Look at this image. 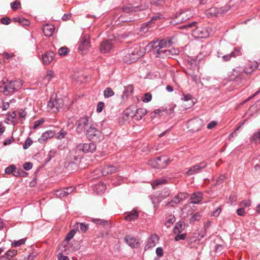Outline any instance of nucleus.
I'll return each instance as SVG.
<instances>
[{"label":"nucleus","instance_id":"nucleus-36","mask_svg":"<svg viewBox=\"0 0 260 260\" xmlns=\"http://www.w3.org/2000/svg\"><path fill=\"white\" fill-rule=\"evenodd\" d=\"M54 74L52 71H48L46 75L44 78V80L47 83H49L54 77Z\"/></svg>","mask_w":260,"mask_h":260},{"label":"nucleus","instance_id":"nucleus-3","mask_svg":"<svg viewBox=\"0 0 260 260\" xmlns=\"http://www.w3.org/2000/svg\"><path fill=\"white\" fill-rule=\"evenodd\" d=\"M174 37L172 38H169L167 40H161L160 41H156L151 43V47H152L154 54H156V56L158 57H164L168 54V52L170 51L165 49L168 46H170L171 44L172 43V40Z\"/></svg>","mask_w":260,"mask_h":260},{"label":"nucleus","instance_id":"nucleus-30","mask_svg":"<svg viewBox=\"0 0 260 260\" xmlns=\"http://www.w3.org/2000/svg\"><path fill=\"white\" fill-rule=\"evenodd\" d=\"M17 253V251L15 249L8 250L7 253L0 257L1 260H4L5 258H9L15 256Z\"/></svg>","mask_w":260,"mask_h":260},{"label":"nucleus","instance_id":"nucleus-23","mask_svg":"<svg viewBox=\"0 0 260 260\" xmlns=\"http://www.w3.org/2000/svg\"><path fill=\"white\" fill-rule=\"evenodd\" d=\"M55 135V132L53 131H47L42 134V136L39 138L38 141L40 143H44L48 139L52 138Z\"/></svg>","mask_w":260,"mask_h":260},{"label":"nucleus","instance_id":"nucleus-39","mask_svg":"<svg viewBox=\"0 0 260 260\" xmlns=\"http://www.w3.org/2000/svg\"><path fill=\"white\" fill-rule=\"evenodd\" d=\"M114 91L110 87L106 88L104 91V95L105 98H106L111 97V96H113L114 95Z\"/></svg>","mask_w":260,"mask_h":260},{"label":"nucleus","instance_id":"nucleus-61","mask_svg":"<svg viewBox=\"0 0 260 260\" xmlns=\"http://www.w3.org/2000/svg\"><path fill=\"white\" fill-rule=\"evenodd\" d=\"M58 260H69L67 256L63 255L61 253H59L57 255Z\"/></svg>","mask_w":260,"mask_h":260},{"label":"nucleus","instance_id":"nucleus-38","mask_svg":"<svg viewBox=\"0 0 260 260\" xmlns=\"http://www.w3.org/2000/svg\"><path fill=\"white\" fill-rule=\"evenodd\" d=\"M133 92V87L132 86H128L124 90L122 98H124V96L127 97L129 96L132 92Z\"/></svg>","mask_w":260,"mask_h":260},{"label":"nucleus","instance_id":"nucleus-14","mask_svg":"<svg viewBox=\"0 0 260 260\" xmlns=\"http://www.w3.org/2000/svg\"><path fill=\"white\" fill-rule=\"evenodd\" d=\"M148 7V6L146 5L144 6L133 7L131 5L128 4L125 6H123L122 8V9L125 13H130L132 12L144 10L147 9Z\"/></svg>","mask_w":260,"mask_h":260},{"label":"nucleus","instance_id":"nucleus-28","mask_svg":"<svg viewBox=\"0 0 260 260\" xmlns=\"http://www.w3.org/2000/svg\"><path fill=\"white\" fill-rule=\"evenodd\" d=\"M74 228L76 231H81L82 233H85L88 229V225L84 223H76L74 225Z\"/></svg>","mask_w":260,"mask_h":260},{"label":"nucleus","instance_id":"nucleus-12","mask_svg":"<svg viewBox=\"0 0 260 260\" xmlns=\"http://www.w3.org/2000/svg\"><path fill=\"white\" fill-rule=\"evenodd\" d=\"M90 46L89 36L88 35L83 36L79 41V50L81 51L82 53H84L88 50Z\"/></svg>","mask_w":260,"mask_h":260},{"label":"nucleus","instance_id":"nucleus-10","mask_svg":"<svg viewBox=\"0 0 260 260\" xmlns=\"http://www.w3.org/2000/svg\"><path fill=\"white\" fill-rule=\"evenodd\" d=\"M131 54H132V61H136L139 58L143 56L145 53V49L143 47H141L138 45H136L132 47L129 50Z\"/></svg>","mask_w":260,"mask_h":260},{"label":"nucleus","instance_id":"nucleus-48","mask_svg":"<svg viewBox=\"0 0 260 260\" xmlns=\"http://www.w3.org/2000/svg\"><path fill=\"white\" fill-rule=\"evenodd\" d=\"M32 144V141L30 139V138H27L25 141L24 144L23 145V148L24 149H27L30 145Z\"/></svg>","mask_w":260,"mask_h":260},{"label":"nucleus","instance_id":"nucleus-9","mask_svg":"<svg viewBox=\"0 0 260 260\" xmlns=\"http://www.w3.org/2000/svg\"><path fill=\"white\" fill-rule=\"evenodd\" d=\"M89 119L87 116H84L80 117L76 122V131L78 133L80 134L83 131L86 130L89 124Z\"/></svg>","mask_w":260,"mask_h":260},{"label":"nucleus","instance_id":"nucleus-57","mask_svg":"<svg viewBox=\"0 0 260 260\" xmlns=\"http://www.w3.org/2000/svg\"><path fill=\"white\" fill-rule=\"evenodd\" d=\"M156 254L159 257H161L163 255L164 251L162 248L161 247H159L156 248Z\"/></svg>","mask_w":260,"mask_h":260},{"label":"nucleus","instance_id":"nucleus-11","mask_svg":"<svg viewBox=\"0 0 260 260\" xmlns=\"http://www.w3.org/2000/svg\"><path fill=\"white\" fill-rule=\"evenodd\" d=\"M203 125V121L202 119L195 118L189 121L188 128L189 131L196 132L200 130Z\"/></svg>","mask_w":260,"mask_h":260},{"label":"nucleus","instance_id":"nucleus-55","mask_svg":"<svg viewBox=\"0 0 260 260\" xmlns=\"http://www.w3.org/2000/svg\"><path fill=\"white\" fill-rule=\"evenodd\" d=\"M93 221L95 223L99 224L105 225V224H108V221L107 220H103V219H94L93 220Z\"/></svg>","mask_w":260,"mask_h":260},{"label":"nucleus","instance_id":"nucleus-41","mask_svg":"<svg viewBox=\"0 0 260 260\" xmlns=\"http://www.w3.org/2000/svg\"><path fill=\"white\" fill-rule=\"evenodd\" d=\"M150 24V22H147L146 23L143 24L140 27V31L143 34L147 33L149 29V25Z\"/></svg>","mask_w":260,"mask_h":260},{"label":"nucleus","instance_id":"nucleus-13","mask_svg":"<svg viewBox=\"0 0 260 260\" xmlns=\"http://www.w3.org/2000/svg\"><path fill=\"white\" fill-rule=\"evenodd\" d=\"M113 48V42L111 40H104L101 43L100 50L102 53L109 52Z\"/></svg>","mask_w":260,"mask_h":260},{"label":"nucleus","instance_id":"nucleus-29","mask_svg":"<svg viewBox=\"0 0 260 260\" xmlns=\"http://www.w3.org/2000/svg\"><path fill=\"white\" fill-rule=\"evenodd\" d=\"M220 12L221 10L215 7H212L206 11V14L208 16L213 17L217 16Z\"/></svg>","mask_w":260,"mask_h":260},{"label":"nucleus","instance_id":"nucleus-47","mask_svg":"<svg viewBox=\"0 0 260 260\" xmlns=\"http://www.w3.org/2000/svg\"><path fill=\"white\" fill-rule=\"evenodd\" d=\"M201 218V215L198 213H196L192 215V216L190 219V222L191 223H193L196 221H199V220H200Z\"/></svg>","mask_w":260,"mask_h":260},{"label":"nucleus","instance_id":"nucleus-5","mask_svg":"<svg viewBox=\"0 0 260 260\" xmlns=\"http://www.w3.org/2000/svg\"><path fill=\"white\" fill-rule=\"evenodd\" d=\"M64 102L60 98H56L52 95L48 102V108L53 113L57 112L60 109L63 107Z\"/></svg>","mask_w":260,"mask_h":260},{"label":"nucleus","instance_id":"nucleus-22","mask_svg":"<svg viewBox=\"0 0 260 260\" xmlns=\"http://www.w3.org/2000/svg\"><path fill=\"white\" fill-rule=\"evenodd\" d=\"M117 172L116 167L112 165H107L104 166L102 169V174L103 176H106L109 174H113Z\"/></svg>","mask_w":260,"mask_h":260},{"label":"nucleus","instance_id":"nucleus-37","mask_svg":"<svg viewBox=\"0 0 260 260\" xmlns=\"http://www.w3.org/2000/svg\"><path fill=\"white\" fill-rule=\"evenodd\" d=\"M175 221V217L173 215H170L167 219L165 225L167 227H170L171 225Z\"/></svg>","mask_w":260,"mask_h":260},{"label":"nucleus","instance_id":"nucleus-27","mask_svg":"<svg viewBox=\"0 0 260 260\" xmlns=\"http://www.w3.org/2000/svg\"><path fill=\"white\" fill-rule=\"evenodd\" d=\"M54 26L52 25L46 24L43 28V31L47 37H50L54 31Z\"/></svg>","mask_w":260,"mask_h":260},{"label":"nucleus","instance_id":"nucleus-20","mask_svg":"<svg viewBox=\"0 0 260 260\" xmlns=\"http://www.w3.org/2000/svg\"><path fill=\"white\" fill-rule=\"evenodd\" d=\"M55 54L53 51H48L42 55L44 64H49L54 59Z\"/></svg>","mask_w":260,"mask_h":260},{"label":"nucleus","instance_id":"nucleus-8","mask_svg":"<svg viewBox=\"0 0 260 260\" xmlns=\"http://www.w3.org/2000/svg\"><path fill=\"white\" fill-rule=\"evenodd\" d=\"M169 160V159L167 156L163 155L158 156L156 159L150 160L149 164L154 168L162 169L168 165Z\"/></svg>","mask_w":260,"mask_h":260},{"label":"nucleus","instance_id":"nucleus-16","mask_svg":"<svg viewBox=\"0 0 260 260\" xmlns=\"http://www.w3.org/2000/svg\"><path fill=\"white\" fill-rule=\"evenodd\" d=\"M74 189V188L72 186L58 189L55 191V195L56 197L59 198H63L71 193Z\"/></svg>","mask_w":260,"mask_h":260},{"label":"nucleus","instance_id":"nucleus-50","mask_svg":"<svg viewBox=\"0 0 260 260\" xmlns=\"http://www.w3.org/2000/svg\"><path fill=\"white\" fill-rule=\"evenodd\" d=\"M67 133L63 130L61 129L58 133H57V138L59 139H62L64 138V137L67 135Z\"/></svg>","mask_w":260,"mask_h":260},{"label":"nucleus","instance_id":"nucleus-42","mask_svg":"<svg viewBox=\"0 0 260 260\" xmlns=\"http://www.w3.org/2000/svg\"><path fill=\"white\" fill-rule=\"evenodd\" d=\"M132 58V54L131 52L128 50V52L123 57V60L127 63H131L135 61L131 60Z\"/></svg>","mask_w":260,"mask_h":260},{"label":"nucleus","instance_id":"nucleus-40","mask_svg":"<svg viewBox=\"0 0 260 260\" xmlns=\"http://www.w3.org/2000/svg\"><path fill=\"white\" fill-rule=\"evenodd\" d=\"M152 99V94L150 92H147L143 94L142 97V101L144 103H148Z\"/></svg>","mask_w":260,"mask_h":260},{"label":"nucleus","instance_id":"nucleus-64","mask_svg":"<svg viewBox=\"0 0 260 260\" xmlns=\"http://www.w3.org/2000/svg\"><path fill=\"white\" fill-rule=\"evenodd\" d=\"M14 141V139L13 138V137H12L11 138H9V139H7L4 143V145L6 146L7 145H9L10 144H11L12 143V142H13Z\"/></svg>","mask_w":260,"mask_h":260},{"label":"nucleus","instance_id":"nucleus-59","mask_svg":"<svg viewBox=\"0 0 260 260\" xmlns=\"http://www.w3.org/2000/svg\"><path fill=\"white\" fill-rule=\"evenodd\" d=\"M225 178H226V177L224 175H220L218 177V179H217V180L216 181V185H218V184L221 183L225 179Z\"/></svg>","mask_w":260,"mask_h":260},{"label":"nucleus","instance_id":"nucleus-6","mask_svg":"<svg viewBox=\"0 0 260 260\" xmlns=\"http://www.w3.org/2000/svg\"><path fill=\"white\" fill-rule=\"evenodd\" d=\"M85 135L90 141H100L102 137L101 132L92 125L86 129Z\"/></svg>","mask_w":260,"mask_h":260},{"label":"nucleus","instance_id":"nucleus-60","mask_svg":"<svg viewBox=\"0 0 260 260\" xmlns=\"http://www.w3.org/2000/svg\"><path fill=\"white\" fill-rule=\"evenodd\" d=\"M237 213L238 215L243 216L245 214V212L244 210V208L243 207H241L240 208L237 209Z\"/></svg>","mask_w":260,"mask_h":260},{"label":"nucleus","instance_id":"nucleus-1","mask_svg":"<svg viewBox=\"0 0 260 260\" xmlns=\"http://www.w3.org/2000/svg\"><path fill=\"white\" fill-rule=\"evenodd\" d=\"M197 22H192L186 25H180V34H189L192 32V36L196 38H206L212 34V31L209 27H199L193 29L196 26Z\"/></svg>","mask_w":260,"mask_h":260},{"label":"nucleus","instance_id":"nucleus-34","mask_svg":"<svg viewBox=\"0 0 260 260\" xmlns=\"http://www.w3.org/2000/svg\"><path fill=\"white\" fill-rule=\"evenodd\" d=\"M138 216V212L137 211H134L129 213L125 218L127 220L131 221L137 219Z\"/></svg>","mask_w":260,"mask_h":260},{"label":"nucleus","instance_id":"nucleus-33","mask_svg":"<svg viewBox=\"0 0 260 260\" xmlns=\"http://www.w3.org/2000/svg\"><path fill=\"white\" fill-rule=\"evenodd\" d=\"M167 183V180L165 178H159L156 179L152 183V186L153 188H156V186L159 185L165 184Z\"/></svg>","mask_w":260,"mask_h":260},{"label":"nucleus","instance_id":"nucleus-58","mask_svg":"<svg viewBox=\"0 0 260 260\" xmlns=\"http://www.w3.org/2000/svg\"><path fill=\"white\" fill-rule=\"evenodd\" d=\"M44 120L43 119H39L35 121V124L33 126L34 129H36L39 125L44 123Z\"/></svg>","mask_w":260,"mask_h":260},{"label":"nucleus","instance_id":"nucleus-25","mask_svg":"<svg viewBox=\"0 0 260 260\" xmlns=\"http://www.w3.org/2000/svg\"><path fill=\"white\" fill-rule=\"evenodd\" d=\"M76 232V231L75 229V228H74V229L73 230H72L67 234V235L66 236V238L63 242V247H64V249L63 250L62 249L61 251H63V252L66 251V247L68 246V244L69 241L74 237Z\"/></svg>","mask_w":260,"mask_h":260},{"label":"nucleus","instance_id":"nucleus-46","mask_svg":"<svg viewBox=\"0 0 260 260\" xmlns=\"http://www.w3.org/2000/svg\"><path fill=\"white\" fill-rule=\"evenodd\" d=\"M25 242V239H21L18 241H14L12 243V245L14 247H18L21 245H23Z\"/></svg>","mask_w":260,"mask_h":260},{"label":"nucleus","instance_id":"nucleus-52","mask_svg":"<svg viewBox=\"0 0 260 260\" xmlns=\"http://www.w3.org/2000/svg\"><path fill=\"white\" fill-rule=\"evenodd\" d=\"M177 197L178 195L176 196V198L174 200L169 202L167 205L169 206H174L175 205H177L179 203V198Z\"/></svg>","mask_w":260,"mask_h":260},{"label":"nucleus","instance_id":"nucleus-44","mask_svg":"<svg viewBox=\"0 0 260 260\" xmlns=\"http://www.w3.org/2000/svg\"><path fill=\"white\" fill-rule=\"evenodd\" d=\"M15 166L14 165H12L7 168H6L5 170V172L6 174H14V170L15 169Z\"/></svg>","mask_w":260,"mask_h":260},{"label":"nucleus","instance_id":"nucleus-31","mask_svg":"<svg viewBox=\"0 0 260 260\" xmlns=\"http://www.w3.org/2000/svg\"><path fill=\"white\" fill-rule=\"evenodd\" d=\"M12 21L15 22H17L22 25H28L29 24V21L23 17H14Z\"/></svg>","mask_w":260,"mask_h":260},{"label":"nucleus","instance_id":"nucleus-62","mask_svg":"<svg viewBox=\"0 0 260 260\" xmlns=\"http://www.w3.org/2000/svg\"><path fill=\"white\" fill-rule=\"evenodd\" d=\"M55 153H56V151L55 150H52L50 151L49 152L48 155V161H49L50 160H51L52 159V158H53L54 156Z\"/></svg>","mask_w":260,"mask_h":260},{"label":"nucleus","instance_id":"nucleus-24","mask_svg":"<svg viewBox=\"0 0 260 260\" xmlns=\"http://www.w3.org/2000/svg\"><path fill=\"white\" fill-rule=\"evenodd\" d=\"M124 240L126 243L131 247L135 248L138 246V241L131 236H126L124 238Z\"/></svg>","mask_w":260,"mask_h":260},{"label":"nucleus","instance_id":"nucleus-32","mask_svg":"<svg viewBox=\"0 0 260 260\" xmlns=\"http://www.w3.org/2000/svg\"><path fill=\"white\" fill-rule=\"evenodd\" d=\"M27 175V173L23 171L21 169H17L15 167V169L14 172L13 176L15 177H25Z\"/></svg>","mask_w":260,"mask_h":260},{"label":"nucleus","instance_id":"nucleus-19","mask_svg":"<svg viewBox=\"0 0 260 260\" xmlns=\"http://www.w3.org/2000/svg\"><path fill=\"white\" fill-rule=\"evenodd\" d=\"M134 111L133 110L132 107L126 109L122 115V119L123 122L128 121L129 118H134Z\"/></svg>","mask_w":260,"mask_h":260},{"label":"nucleus","instance_id":"nucleus-54","mask_svg":"<svg viewBox=\"0 0 260 260\" xmlns=\"http://www.w3.org/2000/svg\"><path fill=\"white\" fill-rule=\"evenodd\" d=\"M104 103L102 102H100L98 103L96 107V111L98 113L101 112L104 108Z\"/></svg>","mask_w":260,"mask_h":260},{"label":"nucleus","instance_id":"nucleus-43","mask_svg":"<svg viewBox=\"0 0 260 260\" xmlns=\"http://www.w3.org/2000/svg\"><path fill=\"white\" fill-rule=\"evenodd\" d=\"M173 233L176 235L175 237V240L176 241H179V222L176 223L173 229Z\"/></svg>","mask_w":260,"mask_h":260},{"label":"nucleus","instance_id":"nucleus-45","mask_svg":"<svg viewBox=\"0 0 260 260\" xmlns=\"http://www.w3.org/2000/svg\"><path fill=\"white\" fill-rule=\"evenodd\" d=\"M69 51V49L67 47H62L58 50V53L60 56H65L68 53Z\"/></svg>","mask_w":260,"mask_h":260},{"label":"nucleus","instance_id":"nucleus-2","mask_svg":"<svg viewBox=\"0 0 260 260\" xmlns=\"http://www.w3.org/2000/svg\"><path fill=\"white\" fill-rule=\"evenodd\" d=\"M96 146L93 142L90 143H79L76 145V147L74 150H73L71 153V160L70 162L69 163L68 165L67 166L68 168L70 167V166L71 165V167L72 165H76V164L80 161L81 159V155L80 154H78L77 155L73 154L74 152L75 154H77V153L82 152L83 153H92L96 150Z\"/></svg>","mask_w":260,"mask_h":260},{"label":"nucleus","instance_id":"nucleus-49","mask_svg":"<svg viewBox=\"0 0 260 260\" xmlns=\"http://www.w3.org/2000/svg\"><path fill=\"white\" fill-rule=\"evenodd\" d=\"M20 5V3L18 1H15V2L11 3V8L14 10H17Z\"/></svg>","mask_w":260,"mask_h":260},{"label":"nucleus","instance_id":"nucleus-53","mask_svg":"<svg viewBox=\"0 0 260 260\" xmlns=\"http://www.w3.org/2000/svg\"><path fill=\"white\" fill-rule=\"evenodd\" d=\"M251 205V201L250 200H245L241 202L240 205L241 207L244 208V207H248Z\"/></svg>","mask_w":260,"mask_h":260},{"label":"nucleus","instance_id":"nucleus-17","mask_svg":"<svg viewBox=\"0 0 260 260\" xmlns=\"http://www.w3.org/2000/svg\"><path fill=\"white\" fill-rule=\"evenodd\" d=\"M207 166L205 162H202L199 164L194 165L191 167L189 170L186 172L188 175H191L200 172L203 169L205 168Z\"/></svg>","mask_w":260,"mask_h":260},{"label":"nucleus","instance_id":"nucleus-51","mask_svg":"<svg viewBox=\"0 0 260 260\" xmlns=\"http://www.w3.org/2000/svg\"><path fill=\"white\" fill-rule=\"evenodd\" d=\"M1 22L3 24L8 25L11 23V20L9 17H4L1 18Z\"/></svg>","mask_w":260,"mask_h":260},{"label":"nucleus","instance_id":"nucleus-26","mask_svg":"<svg viewBox=\"0 0 260 260\" xmlns=\"http://www.w3.org/2000/svg\"><path fill=\"white\" fill-rule=\"evenodd\" d=\"M202 193L198 192L192 193L190 196V200L191 203L198 204L202 201Z\"/></svg>","mask_w":260,"mask_h":260},{"label":"nucleus","instance_id":"nucleus-7","mask_svg":"<svg viewBox=\"0 0 260 260\" xmlns=\"http://www.w3.org/2000/svg\"><path fill=\"white\" fill-rule=\"evenodd\" d=\"M194 103L192 100V96L190 94H183L180 100V110H186L191 108Z\"/></svg>","mask_w":260,"mask_h":260},{"label":"nucleus","instance_id":"nucleus-18","mask_svg":"<svg viewBox=\"0 0 260 260\" xmlns=\"http://www.w3.org/2000/svg\"><path fill=\"white\" fill-rule=\"evenodd\" d=\"M250 72H242L239 69H234L232 72L230 73L229 76L231 80H234L238 77L242 78L244 76L245 74H247Z\"/></svg>","mask_w":260,"mask_h":260},{"label":"nucleus","instance_id":"nucleus-21","mask_svg":"<svg viewBox=\"0 0 260 260\" xmlns=\"http://www.w3.org/2000/svg\"><path fill=\"white\" fill-rule=\"evenodd\" d=\"M134 111V119L137 120H141L142 117L147 114V112L146 109L143 108H137L136 110Z\"/></svg>","mask_w":260,"mask_h":260},{"label":"nucleus","instance_id":"nucleus-35","mask_svg":"<svg viewBox=\"0 0 260 260\" xmlns=\"http://www.w3.org/2000/svg\"><path fill=\"white\" fill-rule=\"evenodd\" d=\"M106 189V185L103 183H99L95 186L94 191L98 193L103 192Z\"/></svg>","mask_w":260,"mask_h":260},{"label":"nucleus","instance_id":"nucleus-15","mask_svg":"<svg viewBox=\"0 0 260 260\" xmlns=\"http://www.w3.org/2000/svg\"><path fill=\"white\" fill-rule=\"evenodd\" d=\"M158 240L159 237L156 234L151 235L148 238L147 244L144 247L145 250H147L153 248L158 242Z\"/></svg>","mask_w":260,"mask_h":260},{"label":"nucleus","instance_id":"nucleus-4","mask_svg":"<svg viewBox=\"0 0 260 260\" xmlns=\"http://www.w3.org/2000/svg\"><path fill=\"white\" fill-rule=\"evenodd\" d=\"M22 86V83L21 80L9 81L6 79V81H3L2 85L0 86V91L12 94L20 89Z\"/></svg>","mask_w":260,"mask_h":260},{"label":"nucleus","instance_id":"nucleus-63","mask_svg":"<svg viewBox=\"0 0 260 260\" xmlns=\"http://www.w3.org/2000/svg\"><path fill=\"white\" fill-rule=\"evenodd\" d=\"M217 125V122L215 121H212L207 125V128L212 129L215 127Z\"/></svg>","mask_w":260,"mask_h":260},{"label":"nucleus","instance_id":"nucleus-56","mask_svg":"<svg viewBox=\"0 0 260 260\" xmlns=\"http://www.w3.org/2000/svg\"><path fill=\"white\" fill-rule=\"evenodd\" d=\"M23 167L24 170L28 171L32 168V164L30 162H26L24 164Z\"/></svg>","mask_w":260,"mask_h":260}]
</instances>
